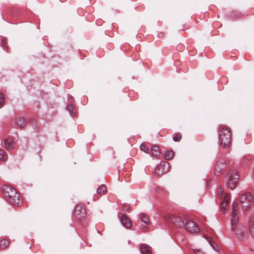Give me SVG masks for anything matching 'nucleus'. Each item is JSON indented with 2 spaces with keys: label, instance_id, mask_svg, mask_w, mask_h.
Returning a JSON list of instances; mask_svg holds the SVG:
<instances>
[{
  "label": "nucleus",
  "instance_id": "obj_12",
  "mask_svg": "<svg viewBox=\"0 0 254 254\" xmlns=\"http://www.w3.org/2000/svg\"><path fill=\"white\" fill-rule=\"evenodd\" d=\"M140 251L142 254H152L151 247L146 244L141 245Z\"/></svg>",
  "mask_w": 254,
  "mask_h": 254
},
{
  "label": "nucleus",
  "instance_id": "obj_14",
  "mask_svg": "<svg viewBox=\"0 0 254 254\" xmlns=\"http://www.w3.org/2000/svg\"><path fill=\"white\" fill-rule=\"evenodd\" d=\"M6 149H10L13 148L14 143L10 138H6L4 140Z\"/></svg>",
  "mask_w": 254,
  "mask_h": 254
},
{
  "label": "nucleus",
  "instance_id": "obj_28",
  "mask_svg": "<svg viewBox=\"0 0 254 254\" xmlns=\"http://www.w3.org/2000/svg\"><path fill=\"white\" fill-rule=\"evenodd\" d=\"M217 192H218V193L219 195V197L222 198V197H223V195L224 194V189L223 188L221 187V186H220L218 189H217Z\"/></svg>",
  "mask_w": 254,
  "mask_h": 254
},
{
  "label": "nucleus",
  "instance_id": "obj_24",
  "mask_svg": "<svg viewBox=\"0 0 254 254\" xmlns=\"http://www.w3.org/2000/svg\"><path fill=\"white\" fill-rule=\"evenodd\" d=\"M182 139V135L180 133H178L174 135L173 139L175 142H179Z\"/></svg>",
  "mask_w": 254,
  "mask_h": 254
},
{
  "label": "nucleus",
  "instance_id": "obj_22",
  "mask_svg": "<svg viewBox=\"0 0 254 254\" xmlns=\"http://www.w3.org/2000/svg\"><path fill=\"white\" fill-rule=\"evenodd\" d=\"M140 149L143 152L146 153H149L150 152V148L149 147L147 146L145 143H141L140 145Z\"/></svg>",
  "mask_w": 254,
  "mask_h": 254
},
{
  "label": "nucleus",
  "instance_id": "obj_4",
  "mask_svg": "<svg viewBox=\"0 0 254 254\" xmlns=\"http://www.w3.org/2000/svg\"><path fill=\"white\" fill-rule=\"evenodd\" d=\"M168 220L173 223L176 227L182 228L185 227L187 218L183 216H177L174 215H171Z\"/></svg>",
  "mask_w": 254,
  "mask_h": 254
},
{
  "label": "nucleus",
  "instance_id": "obj_11",
  "mask_svg": "<svg viewBox=\"0 0 254 254\" xmlns=\"http://www.w3.org/2000/svg\"><path fill=\"white\" fill-rule=\"evenodd\" d=\"M151 153L153 157L158 158L161 154V151L159 147L157 145L152 146Z\"/></svg>",
  "mask_w": 254,
  "mask_h": 254
},
{
  "label": "nucleus",
  "instance_id": "obj_3",
  "mask_svg": "<svg viewBox=\"0 0 254 254\" xmlns=\"http://www.w3.org/2000/svg\"><path fill=\"white\" fill-rule=\"evenodd\" d=\"M226 178L227 179L228 187L231 189H235L239 180V175L237 170L234 169L230 170L226 175Z\"/></svg>",
  "mask_w": 254,
  "mask_h": 254
},
{
  "label": "nucleus",
  "instance_id": "obj_8",
  "mask_svg": "<svg viewBox=\"0 0 254 254\" xmlns=\"http://www.w3.org/2000/svg\"><path fill=\"white\" fill-rule=\"evenodd\" d=\"M169 168V164L167 162H162L156 167L155 172L157 175L160 176L166 173Z\"/></svg>",
  "mask_w": 254,
  "mask_h": 254
},
{
  "label": "nucleus",
  "instance_id": "obj_7",
  "mask_svg": "<svg viewBox=\"0 0 254 254\" xmlns=\"http://www.w3.org/2000/svg\"><path fill=\"white\" fill-rule=\"evenodd\" d=\"M190 233H196L199 231V228L196 224L193 221L187 219L183 227Z\"/></svg>",
  "mask_w": 254,
  "mask_h": 254
},
{
  "label": "nucleus",
  "instance_id": "obj_35",
  "mask_svg": "<svg viewBox=\"0 0 254 254\" xmlns=\"http://www.w3.org/2000/svg\"><path fill=\"white\" fill-rule=\"evenodd\" d=\"M159 190V188H156V191H157V192H159V190Z\"/></svg>",
  "mask_w": 254,
  "mask_h": 254
},
{
  "label": "nucleus",
  "instance_id": "obj_10",
  "mask_svg": "<svg viewBox=\"0 0 254 254\" xmlns=\"http://www.w3.org/2000/svg\"><path fill=\"white\" fill-rule=\"evenodd\" d=\"M121 222L123 225L127 228H129L132 226L131 221L126 214H123L122 215Z\"/></svg>",
  "mask_w": 254,
  "mask_h": 254
},
{
  "label": "nucleus",
  "instance_id": "obj_29",
  "mask_svg": "<svg viewBox=\"0 0 254 254\" xmlns=\"http://www.w3.org/2000/svg\"><path fill=\"white\" fill-rule=\"evenodd\" d=\"M230 198V196L229 194L225 193L224 196H223L222 202L229 203Z\"/></svg>",
  "mask_w": 254,
  "mask_h": 254
},
{
  "label": "nucleus",
  "instance_id": "obj_30",
  "mask_svg": "<svg viewBox=\"0 0 254 254\" xmlns=\"http://www.w3.org/2000/svg\"><path fill=\"white\" fill-rule=\"evenodd\" d=\"M4 102V96L3 93H0V108H1Z\"/></svg>",
  "mask_w": 254,
  "mask_h": 254
},
{
  "label": "nucleus",
  "instance_id": "obj_34",
  "mask_svg": "<svg viewBox=\"0 0 254 254\" xmlns=\"http://www.w3.org/2000/svg\"><path fill=\"white\" fill-rule=\"evenodd\" d=\"M197 254H204L203 253H201V252L199 251H197Z\"/></svg>",
  "mask_w": 254,
  "mask_h": 254
},
{
  "label": "nucleus",
  "instance_id": "obj_25",
  "mask_svg": "<svg viewBox=\"0 0 254 254\" xmlns=\"http://www.w3.org/2000/svg\"><path fill=\"white\" fill-rule=\"evenodd\" d=\"M229 205V203L228 202H222L221 204L222 211L225 213L226 210L227 209L228 206Z\"/></svg>",
  "mask_w": 254,
  "mask_h": 254
},
{
  "label": "nucleus",
  "instance_id": "obj_23",
  "mask_svg": "<svg viewBox=\"0 0 254 254\" xmlns=\"http://www.w3.org/2000/svg\"><path fill=\"white\" fill-rule=\"evenodd\" d=\"M9 245L8 241L3 239L0 241V249H3L6 248Z\"/></svg>",
  "mask_w": 254,
  "mask_h": 254
},
{
  "label": "nucleus",
  "instance_id": "obj_13",
  "mask_svg": "<svg viewBox=\"0 0 254 254\" xmlns=\"http://www.w3.org/2000/svg\"><path fill=\"white\" fill-rule=\"evenodd\" d=\"M249 229L250 233L254 237V215L251 217L249 220Z\"/></svg>",
  "mask_w": 254,
  "mask_h": 254
},
{
  "label": "nucleus",
  "instance_id": "obj_6",
  "mask_svg": "<svg viewBox=\"0 0 254 254\" xmlns=\"http://www.w3.org/2000/svg\"><path fill=\"white\" fill-rule=\"evenodd\" d=\"M240 201L244 207H247L253 202V197L250 193L247 192L240 196Z\"/></svg>",
  "mask_w": 254,
  "mask_h": 254
},
{
  "label": "nucleus",
  "instance_id": "obj_2",
  "mask_svg": "<svg viewBox=\"0 0 254 254\" xmlns=\"http://www.w3.org/2000/svg\"><path fill=\"white\" fill-rule=\"evenodd\" d=\"M231 137L230 129L224 125H220L219 127V141L221 146L228 148L231 144Z\"/></svg>",
  "mask_w": 254,
  "mask_h": 254
},
{
  "label": "nucleus",
  "instance_id": "obj_15",
  "mask_svg": "<svg viewBox=\"0 0 254 254\" xmlns=\"http://www.w3.org/2000/svg\"><path fill=\"white\" fill-rule=\"evenodd\" d=\"M15 124L17 126V127L21 128L25 126L26 122L24 119L18 118L15 121Z\"/></svg>",
  "mask_w": 254,
  "mask_h": 254
},
{
  "label": "nucleus",
  "instance_id": "obj_33",
  "mask_svg": "<svg viewBox=\"0 0 254 254\" xmlns=\"http://www.w3.org/2000/svg\"><path fill=\"white\" fill-rule=\"evenodd\" d=\"M2 44L3 45V46H4L5 48V50H8V49L7 48V45H6L7 44H6V43H5L4 41H3Z\"/></svg>",
  "mask_w": 254,
  "mask_h": 254
},
{
  "label": "nucleus",
  "instance_id": "obj_16",
  "mask_svg": "<svg viewBox=\"0 0 254 254\" xmlns=\"http://www.w3.org/2000/svg\"><path fill=\"white\" fill-rule=\"evenodd\" d=\"M224 169V168L223 166H221L219 164L216 163L214 168L215 175L217 176H219Z\"/></svg>",
  "mask_w": 254,
  "mask_h": 254
},
{
  "label": "nucleus",
  "instance_id": "obj_26",
  "mask_svg": "<svg viewBox=\"0 0 254 254\" xmlns=\"http://www.w3.org/2000/svg\"><path fill=\"white\" fill-rule=\"evenodd\" d=\"M217 164H219L221 166H223L224 168L226 166V160L225 159H220L217 162Z\"/></svg>",
  "mask_w": 254,
  "mask_h": 254
},
{
  "label": "nucleus",
  "instance_id": "obj_1",
  "mask_svg": "<svg viewBox=\"0 0 254 254\" xmlns=\"http://www.w3.org/2000/svg\"><path fill=\"white\" fill-rule=\"evenodd\" d=\"M1 190L4 197L9 203L18 206L22 204V200L14 188L9 186H3Z\"/></svg>",
  "mask_w": 254,
  "mask_h": 254
},
{
  "label": "nucleus",
  "instance_id": "obj_19",
  "mask_svg": "<svg viewBox=\"0 0 254 254\" xmlns=\"http://www.w3.org/2000/svg\"><path fill=\"white\" fill-rule=\"evenodd\" d=\"M174 152L173 150H170L166 151L165 153V159L169 160L173 158L174 156Z\"/></svg>",
  "mask_w": 254,
  "mask_h": 254
},
{
  "label": "nucleus",
  "instance_id": "obj_31",
  "mask_svg": "<svg viewBox=\"0 0 254 254\" xmlns=\"http://www.w3.org/2000/svg\"><path fill=\"white\" fill-rule=\"evenodd\" d=\"M165 36V34L163 32H160L158 34V36L160 38H163Z\"/></svg>",
  "mask_w": 254,
  "mask_h": 254
},
{
  "label": "nucleus",
  "instance_id": "obj_20",
  "mask_svg": "<svg viewBox=\"0 0 254 254\" xmlns=\"http://www.w3.org/2000/svg\"><path fill=\"white\" fill-rule=\"evenodd\" d=\"M107 191L106 186L104 185H102L97 189V192L101 195L104 194Z\"/></svg>",
  "mask_w": 254,
  "mask_h": 254
},
{
  "label": "nucleus",
  "instance_id": "obj_9",
  "mask_svg": "<svg viewBox=\"0 0 254 254\" xmlns=\"http://www.w3.org/2000/svg\"><path fill=\"white\" fill-rule=\"evenodd\" d=\"M90 220L86 216V209L84 205L80 204V225L85 227L88 224Z\"/></svg>",
  "mask_w": 254,
  "mask_h": 254
},
{
  "label": "nucleus",
  "instance_id": "obj_21",
  "mask_svg": "<svg viewBox=\"0 0 254 254\" xmlns=\"http://www.w3.org/2000/svg\"><path fill=\"white\" fill-rule=\"evenodd\" d=\"M206 239L209 242L210 246L213 248V249L215 251H216V252L219 251L220 250H219V248L217 247L216 244L212 241L211 238H210V237H208V238H206Z\"/></svg>",
  "mask_w": 254,
  "mask_h": 254
},
{
  "label": "nucleus",
  "instance_id": "obj_27",
  "mask_svg": "<svg viewBox=\"0 0 254 254\" xmlns=\"http://www.w3.org/2000/svg\"><path fill=\"white\" fill-rule=\"evenodd\" d=\"M6 158V154L4 150L0 149V160H4Z\"/></svg>",
  "mask_w": 254,
  "mask_h": 254
},
{
  "label": "nucleus",
  "instance_id": "obj_5",
  "mask_svg": "<svg viewBox=\"0 0 254 254\" xmlns=\"http://www.w3.org/2000/svg\"><path fill=\"white\" fill-rule=\"evenodd\" d=\"M232 205L233 207L231 219L232 227V229L234 230L236 229L237 223L239 220V217L238 216L239 206L237 202H234Z\"/></svg>",
  "mask_w": 254,
  "mask_h": 254
},
{
  "label": "nucleus",
  "instance_id": "obj_18",
  "mask_svg": "<svg viewBox=\"0 0 254 254\" xmlns=\"http://www.w3.org/2000/svg\"><path fill=\"white\" fill-rule=\"evenodd\" d=\"M139 217L142 222L145 224L148 225L149 223L148 217L145 213H140Z\"/></svg>",
  "mask_w": 254,
  "mask_h": 254
},
{
  "label": "nucleus",
  "instance_id": "obj_32",
  "mask_svg": "<svg viewBox=\"0 0 254 254\" xmlns=\"http://www.w3.org/2000/svg\"><path fill=\"white\" fill-rule=\"evenodd\" d=\"M141 229L144 230V231H147L148 229V228L145 226H141Z\"/></svg>",
  "mask_w": 254,
  "mask_h": 254
},
{
  "label": "nucleus",
  "instance_id": "obj_17",
  "mask_svg": "<svg viewBox=\"0 0 254 254\" xmlns=\"http://www.w3.org/2000/svg\"><path fill=\"white\" fill-rule=\"evenodd\" d=\"M67 110H68V111L69 112V113L70 114V115L72 117H74V116L76 114V113H75V109L73 105H72V104H69V105H67Z\"/></svg>",
  "mask_w": 254,
  "mask_h": 254
}]
</instances>
